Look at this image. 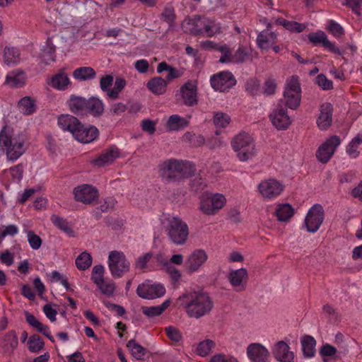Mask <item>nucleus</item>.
<instances>
[{
  "mask_svg": "<svg viewBox=\"0 0 362 362\" xmlns=\"http://www.w3.org/2000/svg\"><path fill=\"white\" fill-rule=\"evenodd\" d=\"M178 300L189 317L199 319L209 315L214 308V301L209 294L203 291L186 292L180 296Z\"/></svg>",
  "mask_w": 362,
  "mask_h": 362,
  "instance_id": "1",
  "label": "nucleus"
},
{
  "mask_svg": "<svg viewBox=\"0 0 362 362\" xmlns=\"http://www.w3.org/2000/svg\"><path fill=\"white\" fill-rule=\"evenodd\" d=\"M57 122L63 130L70 132L75 139L81 143H90L99 135V131L95 126H85L73 115H62Z\"/></svg>",
  "mask_w": 362,
  "mask_h": 362,
  "instance_id": "2",
  "label": "nucleus"
},
{
  "mask_svg": "<svg viewBox=\"0 0 362 362\" xmlns=\"http://www.w3.org/2000/svg\"><path fill=\"white\" fill-rule=\"evenodd\" d=\"M195 171L194 165L189 161L170 159L160 166V175L168 182H179L191 177Z\"/></svg>",
  "mask_w": 362,
  "mask_h": 362,
  "instance_id": "3",
  "label": "nucleus"
},
{
  "mask_svg": "<svg viewBox=\"0 0 362 362\" xmlns=\"http://www.w3.org/2000/svg\"><path fill=\"white\" fill-rule=\"evenodd\" d=\"M25 138L23 134L13 135L10 129L4 126L0 132V146L6 149L8 159L15 160L25 151L24 147Z\"/></svg>",
  "mask_w": 362,
  "mask_h": 362,
  "instance_id": "4",
  "label": "nucleus"
},
{
  "mask_svg": "<svg viewBox=\"0 0 362 362\" xmlns=\"http://www.w3.org/2000/svg\"><path fill=\"white\" fill-rule=\"evenodd\" d=\"M231 145L236 152L238 158L242 162L252 158L257 153L253 139L246 133H241L235 136Z\"/></svg>",
  "mask_w": 362,
  "mask_h": 362,
  "instance_id": "5",
  "label": "nucleus"
},
{
  "mask_svg": "<svg viewBox=\"0 0 362 362\" xmlns=\"http://www.w3.org/2000/svg\"><path fill=\"white\" fill-rule=\"evenodd\" d=\"M170 240L175 245H184L189 235L187 224L179 217H173L167 228Z\"/></svg>",
  "mask_w": 362,
  "mask_h": 362,
  "instance_id": "6",
  "label": "nucleus"
},
{
  "mask_svg": "<svg viewBox=\"0 0 362 362\" xmlns=\"http://www.w3.org/2000/svg\"><path fill=\"white\" fill-rule=\"evenodd\" d=\"M300 93L301 88L298 76H292L287 81L284 92L286 106L292 110L298 109L300 104Z\"/></svg>",
  "mask_w": 362,
  "mask_h": 362,
  "instance_id": "7",
  "label": "nucleus"
},
{
  "mask_svg": "<svg viewBox=\"0 0 362 362\" xmlns=\"http://www.w3.org/2000/svg\"><path fill=\"white\" fill-rule=\"evenodd\" d=\"M226 204V198L221 194L206 193L201 197L200 209L206 215H214L217 214Z\"/></svg>",
  "mask_w": 362,
  "mask_h": 362,
  "instance_id": "8",
  "label": "nucleus"
},
{
  "mask_svg": "<svg viewBox=\"0 0 362 362\" xmlns=\"http://www.w3.org/2000/svg\"><path fill=\"white\" fill-rule=\"evenodd\" d=\"M108 264L112 276L120 278L124 273L129 272L130 263L122 252L112 251L109 254Z\"/></svg>",
  "mask_w": 362,
  "mask_h": 362,
  "instance_id": "9",
  "label": "nucleus"
},
{
  "mask_svg": "<svg viewBox=\"0 0 362 362\" xmlns=\"http://www.w3.org/2000/svg\"><path fill=\"white\" fill-rule=\"evenodd\" d=\"M325 212L320 204H316L308 211L305 218L304 225L310 233H315L322 225Z\"/></svg>",
  "mask_w": 362,
  "mask_h": 362,
  "instance_id": "10",
  "label": "nucleus"
},
{
  "mask_svg": "<svg viewBox=\"0 0 362 362\" xmlns=\"http://www.w3.org/2000/svg\"><path fill=\"white\" fill-rule=\"evenodd\" d=\"M210 82L214 90L225 92L236 84V79L230 71H225L213 75Z\"/></svg>",
  "mask_w": 362,
  "mask_h": 362,
  "instance_id": "11",
  "label": "nucleus"
},
{
  "mask_svg": "<svg viewBox=\"0 0 362 362\" xmlns=\"http://www.w3.org/2000/svg\"><path fill=\"white\" fill-rule=\"evenodd\" d=\"M339 136L334 135L327 139L317 149L316 157L322 163H327L333 156L337 147L340 144Z\"/></svg>",
  "mask_w": 362,
  "mask_h": 362,
  "instance_id": "12",
  "label": "nucleus"
},
{
  "mask_svg": "<svg viewBox=\"0 0 362 362\" xmlns=\"http://www.w3.org/2000/svg\"><path fill=\"white\" fill-rule=\"evenodd\" d=\"M177 102L182 100V103L189 107H193L198 103L197 88L191 81L182 85L179 93L175 94Z\"/></svg>",
  "mask_w": 362,
  "mask_h": 362,
  "instance_id": "13",
  "label": "nucleus"
},
{
  "mask_svg": "<svg viewBox=\"0 0 362 362\" xmlns=\"http://www.w3.org/2000/svg\"><path fill=\"white\" fill-rule=\"evenodd\" d=\"M165 289L161 284H141L137 286V295L144 299H154L164 296Z\"/></svg>",
  "mask_w": 362,
  "mask_h": 362,
  "instance_id": "14",
  "label": "nucleus"
},
{
  "mask_svg": "<svg viewBox=\"0 0 362 362\" xmlns=\"http://www.w3.org/2000/svg\"><path fill=\"white\" fill-rule=\"evenodd\" d=\"M272 124L278 130H285L288 128L291 124V119L287 114L286 110L281 104H278L275 109L269 115Z\"/></svg>",
  "mask_w": 362,
  "mask_h": 362,
  "instance_id": "15",
  "label": "nucleus"
},
{
  "mask_svg": "<svg viewBox=\"0 0 362 362\" xmlns=\"http://www.w3.org/2000/svg\"><path fill=\"white\" fill-rule=\"evenodd\" d=\"M284 187V185L275 179L263 181L258 186L260 194L267 199H272L279 195Z\"/></svg>",
  "mask_w": 362,
  "mask_h": 362,
  "instance_id": "16",
  "label": "nucleus"
},
{
  "mask_svg": "<svg viewBox=\"0 0 362 362\" xmlns=\"http://www.w3.org/2000/svg\"><path fill=\"white\" fill-rule=\"evenodd\" d=\"M74 197L76 201L84 204H90L98 198V190L91 185H83L74 189Z\"/></svg>",
  "mask_w": 362,
  "mask_h": 362,
  "instance_id": "17",
  "label": "nucleus"
},
{
  "mask_svg": "<svg viewBox=\"0 0 362 362\" xmlns=\"http://www.w3.org/2000/svg\"><path fill=\"white\" fill-rule=\"evenodd\" d=\"M206 252L202 249L195 250L187 258L185 266L189 273L197 272L207 260Z\"/></svg>",
  "mask_w": 362,
  "mask_h": 362,
  "instance_id": "18",
  "label": "nucleus"
},
{
  "mask_svg": "<svg viewBox=\"0 0 362 362\" xmlns=\"http://www.w3.org/2000/svg\"><path fill=\"white\" fill-rule=\"evenodd\" d=\"M308 38L314 46L320 44L323 47L329 49L331 52L336 54H341L339 49L328 40L326 34L323 31L319 30L316 33H310L308 35Z\"/></svg>",
  "mask_w": 362,
  "mask_h": 362,
  "instance_id": "19",
  "label": "nucleus"
},
{
  "mask_svg": "<svg viewBox=\"0 0 362 362\" xmlns=\"http://www.w3.org/2000/svg\"><path fill=\"white\" fill-rule=\"evenodd\" d=\"M104 267L102 264L95 265L92 270L91 279L98 286L104 294L111 295L114 291V287L104 284Z\"/></svg>",
  "mask_w": 362,
  "mask_h": 362,
  "instance_id": "20",
  "label": "nucleus"
},
{
  "mask_svg": "<svg viewBox=\"0 0 362 362\" xmlns=\"http://www.w3.org/2000/svg\"><path fill=\"white\" fill-rule=\"evenodd\" d=\"M320 111L317 125L320 130H327L332 123L333 107L330 103H325L320 105Z\"/></svg>",
  "mask_w": 362,
  "mask_h": 362,
  "instance_id": "21",
  "label": "nucleus"
},
{
  "mask_svg": "<svg viewBox=\"0 0 362 362\" xmlns=\"http://www.w3.org/2000/svg\"><path fill=\"white\" fill-rule=\"evenodd\" d=\"M247 354L252 362H267L269 356L268 350L259 343L250 344Z\"/></svg>",
  "mask_w": 362,
  "mask_h": 362,
  "instance_id": "22",
  "label": "nucleus"
},
{
  "mask_svg": "<svg viewBox=\"0 0 362 362\" xmlns=\"http://www.w3.org/2000/svg\"><path fill=\"white\" fill-rule=\"evenodd\" d=\"M274 358L279 362H294V354L289 346L284 341L277 342L273 349Z\"/></svg>",
  "mask_w": 362,
  "mask_h": 362,
  "instance_id": "23",
  "label": "nucleus"
},
{
  "mask_svg": "<svg viewBox=\"0 0 362 362\" xmlns=\"http://www.w3.org/2000/svg\"><path fill=\"white\" fill-rule=\"evenodd\" d=\"M119 156V151L117 147L112 146L104 151L96 159L93 161L95 166L103 167L111 164Z\"/></svg>",
  "mask_w": 362,
  "mask_h": 362,
  "instance_id": "24",
  "label": "nucleus"
},
{
  "mask_svg": "<svg viewBox=\"0 0 362 362\" xmlns=\"http://www.w3.org/2000/svg\"><path fill=\"white\" fill-rule=\"evenodd\" d=\"M248 279L247 271L245 268H240L237 270L232 271L228 274V280L230 284L234 287H240L238 291H243L245 286L243 283H246Z\"/></svg>",
  "mask_w": 362,
  "mask_h": 362,
  "instance_id": "25",
  "label": "nucleus"
},
{
  "mask_svg": "<svg viewBox=\"0 0 362 362\" xmlns=\"http://www.w3.org/2000/svg\"><path fill=\"white\" fill-rule=\"evenodd\" d=\"M0 345L6 353H13L18 345V337L14 330L8 332L0 339Z\"/></svg>",
  "mask_w": 362,
  "mask_h": 362,
  "instance_id": "26",
  "label": "nucleus"
},
{
  "mask_svg": "<svg viewBox=\"0 0 362 362\" xmlns=\"http://www.w3.org/2000/svg\"><path fill=\"white\" fill-rule=\"evenodd\" d=\"M104 112L103 103L95 97L87 99L85 114H90L94 117L101 116Z\"/></svg>",
  "mask_w": 362,
  "mask_h": 362,
  "instance_id": "27",
  "label": "nucleus"
},
{
  "mask_svg": "<svg viewBox=\"0 0 362 362\" xmlns=\"http://www.w3.org/2000/svg\"><path fill=\"white\" fill-rule=\"evenodd\" d=\"M87 99L81 96L71 95L68 100L70 110L76 115H83L86 111Z\"/></svg>",
  "mask_w": 362,
  "mask_h": 362,
  "instance_id": "28",
  "label": "nucleus"
},
{
  "mask_svg": "<svg viewBox=\"0 0 362 362\" xmlns=\"http://www.w3.org/2000/svg\"><path fill=\"white\" fill-rule=\"evenodd\" d=\"M167 86V81L160 76L151 78L146 83V87L155 95L164 94L166 92Z\"/></svg>",
  "mask_w": 362,
  "mask_h": 362,
  "instance_id": "29",
  "label": "nucleus"
},
{
  "mask_svg": "<svg viewBox=\"0 0 362 362\" xmlns=\"http://www.w3.org/2000/svg\"><path fill=\"white\" fill-rule=\"evenodd\" d=\"M25 81V72L21 69L13 71L6 78V83L12 88L22 87Z\"/></svg>",
  "mask_w": 362,
  "mask_h": 362,
  "instance_id": "30",
  "label": "nucleus"
},
{
  "mask_svg": "<svg viewBox=\"0 0 362 362\" xmlns=\"http://www.w3.org/2000/svg\"><path fill=\"white\" fill-rule=\"evenodd\" d=\"M303 355L305 357H313L315 353V339L310 335H304L301 339Z\"/></svg>",
  "mask_w": 362,
  "mask_h": 362,
  "instance_id": "31",
  "label": "nucleus"
},
{
  "mask_svg": "<svg viewBox=\"0 0 362 362\" xmlns=\"http://www.w3.org/2000/svg\"><path fill=\"white\" fill-rule=\"evenodd\" d=\"M170 300H166L164 301L160 305L158 306H151L141 307L142 313L148 317H153L156 316L160 315L170 305Z\"/></svg>",
  "mask_w": 362,
  "mask_h": 362,
  "instance_id": "32",
  "label": "nucleus"
},
{
  "mask_svg": "<svg viewBox=\"0 0 362 362\" xmlns=\"http://www.w3.org/2000/svg\"><path fill=\"white\" fill-rule=\"evenodd\" d=\"M73 76L76 79L80 81H88L95 78V71L90 66H82L75 69Z\"/></svg>",
  "mask_w": 362,
  "mask_h": 362,
  "instance_id": "33",
  "label": "nucleus"
},
{
  "mask_svg": "<svg viewBox=\"0 0 362 362\" xmlns=\"http://www.w3.org/2000/svg\"><path fill=\"white\" fill-rule=\"evenodd\" d=\"M275 214L279 221H287L293 216L294 209L289 204H283L279 205Z\"/></svg>",
  "mask_w": 362,
  "mask_h": 362,
  "instance_id": "34",
  "label": "nucleus"
},
{
  "mask_svg": "<svg viewBox=\"0 0 362 362\" xmlns=\"http://www.w3.org/2000/svg\"><path fill=\"white\" fill-rule=\"evenodd\" d=\"M18 105L21 112L26 115H31L36 109L35 100L30 96L21 98Z\"/></svg>",
  "mask_w": 362,
  "mask_h": 362,
  "instance_id": "35",
  "label": "nucleus"
},
{
  "mask_svg": "<svg viewBox=\"0 0 362 362\" xmlns=\"http://www.w3.org/2000/svg\"><path fill=\"white\" fill-rule=\"evenodd\" d=\"M51 221L57 228H58L59 229H60L69 236L74 235V231L69 226V223L66 219L60 217L56 214H53L51 216Z\"/></svg>",
  "mask_w": 362,
  "mask_h": 362,
  "instance_id": "36",
  "label": "nucleus"
},
{
  "mask_svg": "<svg viewBox=\"0 0 362 362\" xmlns=\"http://www.w3.org/2000/svg\"><path fill=\"white\" fill-rule=\"evenodd\" d=\"M205 22L199 16H196L189 20L187 25L189 26V32L194 35H204V25Z\"/></svg>",
  "mask_w": 362,
  "mask_h": 362,
  "instance_id": "37",
  "label": "nucleus"
},
{
  "mask_svg": "<svg viewBox=\"0 0 362 362\" xmlns=\"http://www.w3.org/2000/svg\"><path fill=\"white\" fill-rule=\"evenodd\" d=\"M69 83V78L64 73H58L54 74L52 78L50 84L54 88L58 90H64Z\"/></svg>",
  "mask_w": 362,
  "mask_h": 362,
  "instance_id": "38",
  "label": "nucleus"
},
{
  "mask_svg": "<svg viewBox=\"0 0 362 362\" xmlns=\"http://www.w3.org/2000/svg\"><path fill=\"white\" fill-rule=\"evenodd\" d=\"M127 346L132 351V354L136 360H143L146 354V349L138 344L135 339L128 341Z\"/></svg>",
  "mask_w": 362,
  "mask_h": 362,
  "instance_id": "39",
  "label": "nucleus"
},
{
  "mask_svg": "<svg viewBox=\"0 0 362 362\" xmlns=\"http://www.w3.org/2000/svg\"><path fill=\"white\" fill-rule=\"evenodd\" d=\"M28 345L30 352L38 353L44 349L45 342L38 334H34L28 339Z\"/></svg>",
  "mask_w": 362,
  "mask_h": 362,
  "instance_id": "40",
  "label": "nucleus"
},
{
  "mask_svg": "<svg viewBox=\"0 0 362 362\" xmlns=\"http://www.w3.org/2000/svg\"><path fill=\"white\" fill-rule=\"evenodd\" d=\"M92 264V257L87 252H81L76 259V266L79 270L88 269Z\"/></svg>",
  "mask_w": 362,
  "mask_h": 362,
  "instance_id": "41",
  "label": "nucleus"
},
{
  "mask_svg": "<svg viewBox=\"0 0 362 362\" xmlns=\"http://www.w3.org/2000/svg\"><path fill=\"white\" fill-rule=\"evenodd\" d=\"M19 52L17 49L13 47H7L4 49V62L8 66L11 64H16L19 62Z\"/></svg>",
  "mask_w": 362,
  "mask_h": 362,
  "instance_id": "42",
  "label": "nucleus"
},
{
  "mask_svg": "<svg viewBox=\"0 0 362 362\" xmlns=\"http://www.w3.org/2000/svg\"><path fill=\"white\" fill-rule=\"evenodd\" d=\"M168 124L171 129L177 130L187 127L188 122L177 115H173L169 117Z\"/></svg>",
  "mask_w": 362,
  "mask_h": 362,
  "instance_id": "43",
  "label": "nucleus"
},
{
  "mask_svg": "<svg viewBox=\"0 0 362 362\" xmlns=\"http://www.w3.org/2000/svg\"><path fill=\"white\" fill-rule=\"evenodd\" d=\"M215 342L211 339H206L201 341L197 348L196 352L201 356H206L209 354L211 349L215 346Z\"/></svg>",
  "mask_w": 362,
  "mask_h": 362,
  "instance_id": "44",
  "label": "nucleus"
},
{
  "mask_svg": "<svg viewBox=\"0 0 362 362\" xmlns=\"http://www.w3.org/2000/svg\"><path fill=\"white\" fill-rule=\"evenodd\" d=\"M361 144H362V137L360 135H356L347 146L346 152L351 158H355L358 156L359 151H357V148Z\"/></svg>",
  "mask_w": 362,
  "mask_h": 362,
  "instance_id": "45",
  "label": "nucleus"
},
{
  "mask_svg": "<svg viewBox=\"0 0 362 362\" xmlns=\"http://www.w3.org/2000/svg\"><path fill=\"white\" fill-rule=\"evenodd\" d=\"M250 56L248 49L244 46H240L233 54V62L237 64H243Z\"/></svg>",
  "mask_w": 362,
  "mask_h": 362,
  "instance_id": "46",
  "label": "nucleus"
},
{
  "mask_svg": "<svg viewBox=\"0 0 362 362\" xmlns=\"http://www.w3.org/2000/svg\"><path fill=\"white\" fill-rule=\"evenodd\" d=\"M184 139L189 141L190 145L194 148L202 146L205 143V139L201 134H191L190 133L187 132L185 134Z\"/></svg>",
  "mask_w": 362,
  "mask_h": 362,
  "instance_id": "47",
  "label": "nucleus"
},
{
  "mask_svg": "<svg viewBox=\"0 0 362 362\" xmlns=\"http://www.w3.org/2000/svg\"><path fill=\"white\" fill-rule=\"evenodd\" d=\"M230 122L228 115L221 112H216L214 117V124L221 128L226 127Z\"/></svg>",
  "mask_w": 362,
  "mask_h": 362,
  "instance_id": "48",
  "label": "nucleus"
},
{
  "mask_svg": "<svg viewBox=\"0 0 362 362\" xmlns=\"http://www.w3.org/2000/svg\"><path fill=\"white\" fill-rule=\"evenodd\" d=\"M204 35L205 34L207 37H212L215 34L221 33L222 32L221 27L218 23H216L215 21H211L209 23L204 25Z\"/></svg>",
  "mask_w": 362,
  "mask_h": 362,
  "instance_id": "49",
  "label": "nucleus"
},
{
  "mask_svg": "<svg viewBox=\"0 0 362 362\" xmlns=\"http://www.w3.org/2000/svg\"><path fill=\"white\" fill-rule=\"evenodd\" d=\"M218 51H219L221 53V56L219 59L220 63L224 64L233 62V54L227 45L221 44L220 47L218 48Z\"/></svg>",
  "mask_w": 362,
  "mask_h": 362,
  "instance_id": "50",
  "label": "nucleus"
},
{
  "mask_svg": "<svg viewBox=\"0 0 362 362\" xmlns=\"http://www.w3.org/2000/svg\"><path fill=\"white\" fill-rule=\"evenodd\" d=\"M153 252H149L147 253H145L144 255H141L139 257L135 262V267L138 268L139 269H141L144 271L147 269L148 262L151 260V259L153 257Z\"/></svg>",
  "mask_w": 362,
  "mask_h": 362,
  "instance_id": "51",
  "label": "nucleus"
},
{
  "mask_svg": "<svg viewBox=\"0 0 362 362\" xmlns=\"http://www.w3.org/2000/svg\"><path fill=\"white\" fill-rule=\"evenodd\" d=\"M259 81L256 78L249 79L245 86L246 91L252 96L256 95L259 90Z\"/></svg>",
  "mask_w": 362,
  "mask_h": 362,
  "instance_id": "52",
  "label": "nucleus"
},
{
  "mask_svg": "<svg viewBox=\"0 0 362 362\" xmlns=\"http://www.w3.org/2000/svg\"><path fill=\"white\" fill-rule=\"evenodd\" d=\"M28 240L30 246L33 250H38L40 247L42 242L41 238L36 235L33 230H29L28 232Z\"/></svg>",
  "mask_w": 362,
  "mask_h": 362,
  "instance_id": "53",
  "label": "nucleus"
},
{
  "mask_svg": "<svg viewBox=\"0 0 362 362\" xmlns=\"http://www.w3.org/2000/svg\"><path fill=\"white\" fill-rule=\"evenodd\" d=\"M315 82L323 90H331L333 88L332 81L327 79L323 74H320L316 77Z\"/></svg>",
  "mask_w": 362,
  "mask_h": 362,
  "instance_id": "54",
  "label": "nucleus"
},
{
  "mask_svg": "<svg viewBox=\"0 0 362 362\" xmlns=\"http://www.w3.org/2000/svg\"><path fill=\"white\" fill-rule=\"evenodd\" d=\"M327 30L329 33H331L335 37H340L344 34V28L337 23L331 20L329 22V25L327 26Z\"/></svg>",
  "mask_w": 362,
  "mask_h": 362,
  "instance_id": "55",
  "label": "nucleus"
},
{
  "mask_svg": "<svg viewBox=\"0 0 362 362\" xmlns=\"http://www.w3.org/2000/svg\"><path fill=\"white\" fill-rule=\"evenodd\" d=\"M264 93L267 95H274L276 89V83L274 78H267L264 83Z\"/></svg>",
  "mask_w": 362,
  "mask_h": 362,
  "instance_id": "56",
  "label": "nucleus"
},
{
  "mask_svg": "<svg viewBox=\"0 0 362 362\" xmlns=\"http://www.w3.org/2000/svg\"><path fill=\"white\" fill-rule=\"evenodd\" d=\"M165 332L169 339L175 342H179L182 339V335L180 331L172 326L165 328Z\"/></svg>",
  "mask_w": 362,
  "mask_h": 362,
  "instance_id": "57",
  "label": "nucleus"
},
{
  "mask_svg": "<svg viewBox=\"0 0 362 362\" xmlns=\"http://www.w3.org/2000/svg\"><path fill=\"white\" fill-rule=\"evenodd\" d=\"M205 187L206 184L203 178L200 176H196L191 181V187L196 192L203 190L205 188Z\"/></svg>",
  "mask_w": 362,
  "mask_h": 362,
  "instance_id": "58",
  "label": "nucleus"
},
{
  "mask_svg": "<svg viewBox=\"0 0 362 362\" xmlns=\"http://www.w3.org/2000/svg\"><path fill=\"white\" fill-rule=\"evenodd\" d=\"M161 17L170 26H172L175 17L174 10L170 8H165L161 13Z\"/></svg>",
  "mask_w": 362,
  "mask_h": 362,
  "instance_id": "59",
  "label": "nucleus"
},
{
  "mask_svg": "<svg viewBox=\"0 0 362 362\" xmlns=\"http://www.w3.org/2000/svg\"><path fill=\"white\" fill-rule=\"evenodd\" d=\"M306 28V25L303 23H300L296 21H289L286 30L295 32V33H301L303 32Z\"/></svg>",
  "mask_w": 362,
  "mask_h": 362,
  "instance_id": "60",
  "label": "nucleus"
},
{
  "mask_svg": "<svg viewBox=\"0 0 362 362\" xmlns=\"http://www.w3.org/2000/svg\"><path fill=\"white\" fill-rule=\"evenodd\" d=\"M113 76L112 75H106L100 78V86L103 91H107L108 88L112 85Z\"/></svg>",
  "mask_w": 362,
  "mask_h": 362,
  "instance_id": "61",
  "label": "nucleus"
},
{
  "mask_svg": "<svg viewBox=\"0 0 362 362\" xmlns=\"http://www.w3.org/2000/svg\"><path fill=\"white\" fill-rule=\"evenodd\" d=\"M336 353V348L329 344L323 345L320 349V354L322 356H332Z\"/></svg>",
  "mask_w": 362,
  "mask_h": 362,
  "instance_id": "62",
  "label": "nucleus"
},
{
  "mask_svg": "<svg viewBox=\"0 0 362 362\" xmlns=\"http://www.w3.org/2000/svg\"><path fill=\"white\" fill-rule=\"evenodd\" d=\"M141 127L144 132L153 134L156 131L155 122L151 119H144L141 122Z\"/></svg>",
  "mask_w": 362,
  "mask_h": 362,
  "instance_id": "63",
  "label": "nucleus"
},
{
  "mask_svg": "<svg viewBox=\"0 0 362 362\" xmlns=\"http://www.w3.org/2000/svg\"><path fill=\"white\" fill-rule=\"evenodd\" d=\"M345 5L351 7L352 11L356 13L358 16L361 15V13L358 10V8L361 5H362V0H345Z\"/></svg>",
  "mask_w": 362,
  "mask_h": 362,
  "instance_id": "64",
  "label": "nucleus"
}]
</instances>
